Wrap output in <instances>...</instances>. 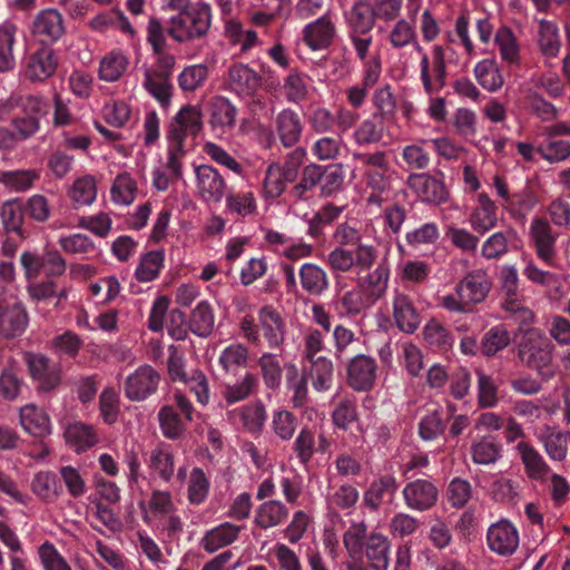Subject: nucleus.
I'll return each mask as SVG.
<instances>
[{
    "mask_svg": "<svg viewBox=\"0 0 570 570\" xmlns=\"http://www.w3.org/2000/svg\"><path fill=\"white\" fill-rule=\"evenodd\" d=\"M289 515L287 505L276 499H269L258 505L254 523L261 529L267 530L282 524Z\"/></svg>",
    "mask_w": 570,
    "mask_h": 570,
    "instance_id": "ea45409f",
    "label": "nucleus"
},
{
    "mask_svg": "<svg viewBox=\"0 0 570 570\" xmlns=\"http://www.w3.org/2000/svg\"><path fill=\"white\" fill-rule=\"evenodd\" d=\"M17 30L13 22L4 21L0 24V72L13 70L16 67L13 45Z\"/></svg>",
    "mask_w": 570,
    "mask_h": 570,
    "instance_id": "6e6d98bb",
    "label": "nucleus"
},
{
    "mask_svg": "<svg viewBox=\"0 0 570 570\" xmlns=\"http://www.w3.org/2000/svg\"><path fill=\"white\" fill-rule=\"evenodd\" d=\"M353 159L364 168L365 185L371 189L366 202L368 205L382 206L392 190L394 170L391 168L386 153H354Z\"/></svg>",
    "mask_w": 570,
    "mask_h": 570,
    "instance_id": "f257e3e1",
    "label": "nucleus"
},
{
    "mask_svg": "<svg viewBox=\"0 0 570 570\" xmlns=\"http://www.w3.org/2000/svg\"><path fill=\"white\" fill-rule=\"evenodd\" d=\"M338 318H350L360 315L365 308L364 294L360 288H352L336 294L330 303Z\"/></svg>",
    "mask_w": 570,
    "mask_h": 570,
    "instance_id": "58836bf2",
    "label": "nucleus"
},
{
    "mask_svg": "<svg viewBox=\"0 0 570 570\" xmlns=\"http://www.w3.org/2000/svg\"><path fill=\"white\" fill-rule=\"evenodd\" d=\"M142 87L161 107L167 108L170 105L173 85L166 75L146 69L144 72Z\"/></svg>",
    "mask_w": 570,
    "mask_h": 570,
    "instance_id": "49530a36",
    "label": "nucleus"
},
{
    "mask_svg": "<svg viewBox=\"0 0 570 570\" xmlns=\"http://www.w3.org/2000/svg\"><path fill=\"white\" fill-rule=\"evenodd\" d=\"M468 222L473 232L484 235L495 228L499 222L498 206L487 193H480Z\"/></svg>",
    "mask_w": 570,
    "mask_h": 570,
    "instance_id": "b1692460",
    "label": "nucleus"
},
{
    "mask_svg": "<svg viewBox=\"0 0 570 570\" xmlns=\"http://www.w3.org/2000/svg\"><path fill=\"white\" fill-rule=\"evenodd\" d=\"M129 60L121 50L106 53L99 65V79L106 82L118 81L127 71Z\"/></svg>",
    "mask_w": 570,
    "mask_h": 570,
    "instance_id": "09e8293b",
    "label": "nucleus"
},
{
    "mask_svg": "<svg viewBox=\"0 0 570 570\" xmlns=\"http://www.w3.org/2000/svg\"><path fill=\"white\" fill-rule=\"evenodd\" d=\"M189 328L198 337H208L215 328V314L207 301L199 302L191 311Z\"/></svg>",
    "mask_w": 570,
    "mask_h": 570,
    "instance_id": "3c124183",
    "label": "nucleus"
},
{
    "mask_svg": "<svg viewBox=\"0 0 570 570\" xmlns=\"http://www.w3.org/2000/svg\"><path fill=\"white\" fill-rule=\"evenodd\" d=\"M336 37V24L331 11L308 22L302 30V41L312 50L321 51L331 47Z\"/></svg>",
    "mask_w": 570,
    "mask_h": 570,
    "instance_id": "ddd939ff",
    "label": "nucleus"
},
{
    "mask_svg": "<svg viewBox=\"0 0 570 570\" xmlns=\"http://www.w3.org/2000/svg\"><path fill=\"white\" fill-rule=\"evenodd\" d=\"M98 183L94 175H81L67 188V196L73 208L78 209L92 205L97 199Z\"/></svg>",
    "mask_w": 570,
    "mask_h": 570,
    "instance_id": "72a5a7b5",
    "label": "nucleus"
},
{
    "mask_svg": "<svg viewBox=\"0 0 570 570\" xmlns=\"http://www.w3.org/2000/svg\"><path fill=\"white\" fill-rule=\"evenodd\" d=\"M24 208L20 198L6 200L0 209V218L6 233L22 234Z\"/></svg>",
    "mask_w": 570,
    "mask_h": 570,
    "instance_id": "13d9d810",
    "label": "nucleus"
},
{
    "mask_svg": "<svg viewBox=\"0 0 570 570\" xmlns=\"http://www.w3.org/2000/svg\"><path fill=\"white\" fill-rule=\"evenodd\" d=\"M406 186L420 203L428 206H440L450 198L442 173L439 175L410 174L406 178Z\"/></svg>",
    "mask_w": 570,
    "mask_h": 570,
    "instance_id": "39448f33",
    "label": "nucleus"
},
{
    "mask_svg": "<svg viewBox=\"0 0 570 570\" xmlns=\"http://www.w3.org/2000/svg\"><path fill=\"white\" fill-rule=\"evenodd\" d=\"M165 264L164 250H149L142 254L135 269V277L142 283L156 279Z\"/></svg>",
    "mask_w": 570,
    "mask_h": 570,
    "instance_id": "864d4df0",
    "label": "nucleus"
},
{
    "mask_svg": "<svg viewBox=\"0 0 570 570\" xmlns=\"http://www.w3.org/2000/svg\"><path fill=\"white\" fill-rule=\"evenodd\" d=\"M259 381L252 372L244 373L235 383H226L222 386L220 409H226L235 403L247 400L258 390Z\"/></svg>",
    "mask_w": 570,
    "mask_h": 570,
    "instance_id": "bb28decb",
    "label": "nucleus"
},
{
    "mask_svg": "<svg viewBox=\"0 0 570 570\" xmlns=\"http://www.w3.org/2000/svg\"><path fill=\"white\" fill-rule=\"evenodd\" d=\"M28 325V315L17 299L0 301V334L14 337L23 333Z\"/></svg>",
    "mask_w": 570,
    "mask_h": 570,
    "instance_id": "393cba45",
    "label": "nucleus"
},
{
    "mask_svg": "<svg viewBox=\"0 0 570 570\" xmlns=\"http://www.w3.org/2000/svg\"><path fill=\"white\" fill-rule=\"evenodd\" d=\"M141 519L148 527L164 520L166 514L177 511L171 492L168 490H154L146 501L139 502Z\"/></svg>",
    "mask_w": 570,
    "mask_h": 570,
    "instance_id": "4be33fe9",
    "label": "nucleus"
},
{
    "mask_svg": "<svg viewBox=\"0 0 570 570\" xmlns=\"http://www.w3.org/2000/svg\"><path fill=\"white\" fill-rule=\"evenodd\" d=\"M225 213L246 218L257 214V202L254 193L240 190L225 195Z\"/></svg>",
    "mask_w": 570,
    "mask_h": 570,
    "instance_id": "de8ad7c7",
    "label": "nucleus"
},
{
    "mask_svg": "<svg viewBox=\"0 0 570 570\" xmlns=\"http://www.w3.org/2000/svg\"><path fill=\"white\" fill-rule=\"evenodd\" d=\"M194 171L196 197L206 205L219 204L227 188L222 174L210 165L196 166Z\"/></svg>",
    "mask_w": 570,
    "mask_h": 570,
    "instance_id": "1a4fd4ad",
    "label": "nucleus"
},
{
    "mask_svg": "<svg viewBox=\"0 0 570 570\" xmlns=\"http://www.w3.org/2000/svg\"><path fill=\"white\" fill-rule=\"evenodd\" d=\"M32 492L45 501H53L61 492L58 476L51 471H41L35 474L31 482Z\"/></svg>",
    "mask_w": 570,
    "mask_h": 570,
    "instance_id": "338daca9",
    "label": "nucleus"
},
{
    "mask_svg": "<svg viewBox=\"0 0 570 570\" xmlns=\"http://www.w3.org/2000/svg\"><path fill=\"white\" fill-rule=\"evenodd\" d=\"M137 191L136 180L128 173H122L114 179L110 198L115 205L129 206L135 202Z\"/></svg>",
    "mask_w": 570,
    "mask_h": 570,
    "instance_id": "680f3d73",
    "label": "nucleus"
},
{
    "mask_svg": "<svg viewBox=\"0 0 570 570\" xmlns=\"http://www.w3.org/2000/svg\"><path fill=\"white\" fill-rule=\"evenodd\" d=\"M177 481L186 488V499L190 505L199 507L204 504L210 493V478L200 466H193L188 470L187 465H180L176 473Z\"/></svg>",
    "mask_w": 570,
    "mask_h": 570,
    "instance_id": "f8f14e48",
    "label": "nucleus"
},
{
    "mask_svg": "<svg viewBox=\"0 0 570 570\" xmlns=\"http://www.w3.org/2000/svg\"><path fill=\"white\" fill-rule=\"evenodd\" d=\"M202 128V112L196 106L183 107L173 118L167 138L169 141L183 145L188 135L196 136Z\"/></svg>",
    "mask_w": 570,
    "mask_h": 570,
    "instance_id": "aec40b11",
    "label": "nucleus"
},
{
    "mask_svg": "<svg viewBox=\"0 0 570 570\" xmlns=\"http://www.w3.org/2000/svg\"><path fill=\"white\" fill-rule=\"evenodd\" d=\"M160 373L149 364L138 366L124 382V394L131 402H141L158 391Z\"/></svg>",
    "mask_w": 570,
    "mask_h": 570,
    "instance_id": "0eeeda50",
    "label": "nucleus"
},
{
    "mask_svg": "<svg viewBox=\"0 0 570 570\" xmlns=\"http://www.w3.org/2000/svg\"><path fill=\"white\" fill-rule=\"evenodd\" d=\"M519 357L542 379L549 380L554 375L552 344L541 330L529 327L524 331L519 345Z\"/></svg>",
    "mask_w": 570,
    "mask_h": 570,
    "instance_id": "7ed1b4c3",
    "label": "nucleus"
},
{
    "mask_svg": "<svg viewBox=\"0 0 570 570\" xmlns=\"http://www.w3.org/2000/svg\"><path fill=\"white\" fill-rule=\"evenodd\" d=\"M534 435L551 460L563 461L567 458L570 443L569 432L561 431L554 426L543 425L534 432Z\"/></svg>",
    "mask_w": 570,
    "mask_h": 570,
    "instance_id": "cd10ccee",
    "label": "nucleus"
},
{
    "mask_svg": "<svg viewBox=\"0 0 570 570\" xmlns=\"http://www.w3.org/2000/svg\"><path fill=\"white\" fill-rule=\"evenodd\" d=\"M302 289L311 296H322L330 287L325 269L315 263H304L298 271Z\"/></svg>",
    "mask_w": 570,
    "mask_h": 570,
    "instance_id": "c9c22d12",
    "label": "nucleus"
},
{
    "mask_svg": "<svg viewBox=\"0 0 570 570\" xmlns=\"http://www.w3.org/2000/svg\"><path fill=\"white\" fill-rule=\"evenodd\" d=\"M242 531V527L230 522H224L208 530L200 541V546L208 553L225 548L235 542Z\"/></svg>",
    "mask_w": 570,
    "mask_h": 570,
    "instance_id": "4c0bfd02",
    "label": "nucleus"
},
{
    "mask_svg": "<svg viewBox=\"0 0 570 570\" xmlns=\"http://www.w3.org/2000/svg\"><path fill=\"white\" fill-rule=\"evenodd\" d=\"M320 183L318 165H306L301 174V179L288 191V197L295 202H305L312 198L313 190Z\"/></svg>",
    "mask_w": 570,
    "mask_h": 570,
    "instance_id": "052dcab7",
    "label": "nucleus"
},
{
    "mask_svg": "<svg viewBox=\"0 0 570 570\" xmlns=\"http://www.w3.org/2000/svg\"><path fill=\"white\" fill-rule=\"evenodd\" d=\"M518 233L513 228L491 234L481 246V256L487 261L500 259L517 247Z\"/></svg>",
    "mask_w": 570,
    "mask_h": 570,
    "instance_id": "473e14b6",
    "label": "nucleus"
},
{
    "mask_svg": "<svg viewBox=\"0 0 570 570\" xmlns=\"http://www.w3.org/2000/svg\"><path fill=\"white\" fill-rule=\"evenodd\" d=\"M57 66L55 51L49 47H41L29 57L26 76L31 81L42 82L55 73Z\"/></svg>",
    "mask_w": 570,
    "mask_h": 570,
    "instance_id": "7c9ffc66",
    "label": "nucleus"
},
{
    "mask_svg": "<svg viewBox=\"0 0 570 570\" xmlns=\"http://www.w3.org/2000/svg\"><path fill=\"white\" fill-rule=\"evenodd\" d=\"M440 227L434 222H426L405 233V242L407 246L419 249L423 246H430L440 239Z\"/></svg>",
    "mask_w": 570,
    "mask_h": 570,
    "instance_id": "0e129e2a",
    "label": "nucleus"
},
{
    "mask_svg": "<svg viewBox=\"0 0 570 570\" xmlns=\"http://www.w3.org/2000/svg\"><path fill=\"white\" fill-rule=\"evenodd\" d=\"M237 109L229 99L218 96L213 99L209 106V124L213 129H220L225 132L234 127Z\"/></svg>",
    "mask_w": 570,
    "mask_h": 570,
    "instance_id": "37998d69",
    "label": "nucleus"
},
{
    "mask_svg": "<svg viewBox=\"0 0 570 570\" xmlns=\"http://www.w3.org/2000/svg\"><path fill=\"white\" fill-rule=\"evenodd\" d=\"M402 497L407 509L424 512L436 504L439 490L432 480L416 479L404 485Z\"/></svg>",
    "mask_w": 570,
    "mask_h": 570,
    "instance_id": "4468645a",
    "label": "nucleus"
},
{
    "mask_svg": "<svg viewBox=\"0 0 570 570\" xmlns=\"http://www.w3.org/2000/svg\"><path fill=\"white\" fill-rule=\"evenodd\" d=\"M396 489V480L393 475H382L373 480L363 492L362 504L370 512H377L385 497H393Z\"/></svg>",
    "mask_w": 570,
    "mask_h": 570,
    "instance_id": "2f4dec72",
    "label": "nucleus"
},
{
    "mask_svg": "<svg viewBox=\"0 0 570 570\" xmlns=\"http://www.w3.org/2000/svg\"><path fill=\"white\" fill-rule=\"evenodd\" d=\"M492 288L489 273L484 268L469 271L455 285L459 293L471 305L482 303Z\"/></svg>",
    "mask_w": 570,
    "mask_h": 570,
    "instance_id": "a211bd4d",
    "label": "nucleus"
},
{
    "mask_svg": "<svg viewBox=\"0 0 570 570\" xmlns=\"http://www.w3.org/2000/svg\"><path fill=\"white\" fill-rule=\"evenodd\" d=\"M502 453V446L493 435H484L472 442L470 454L471 460L478 465L494 464Z\"/></svg>",
    "mask_w": 570,
    "mask_h": 570,
    "instance_id": "c03bdc74",
    "label": "nucleus"
},
{
    "mask_svg": "<svg viewBox=\"0 0 570 570\" xmlns=\"http://www.w3.org/2000/svg\"><path fill=\"white\" fill-rule=\"evenodd\" d=\"M212 26L209 3L198 1L186 11L170 17L167 21V35L177 42H189L204 38Z\"/></svg>",
    "mask_w": 570,
    "mask_h": 570,
    "instance_id": "f03ea898",
    "label": "nucleus"
},
{
    "mask_svg": "<svg viewBox=\"0 0 570 570\" xmlns=\"http://www.w3.org/2000/svg\"><path fill=\"white\" fill-rule=\"evenodd\" d=\"M230 419L238 417L250 433H259L266 421V410L261 401L239 406L228 413Z\"/></svg>",
    "mask_w": 570,
    "mask_h": 570,
    "instance_id": "a18cd8bd",
    "label": "nucleus"
},
{
    "mask_svg": "<svg viewBox=\"0 0 570 570\" xmlns=\"http://www.w3.org/2000/svg\"><path fill=\"white\" fill-rule=\"evenodd\" d=\"M420 80L425 94L433 96L440 92L446 81L445 50L434 45L430 57L420 60Z\"/></svg>",
    "mask_w": 570,
    "mask_h": 570,
    "instance_id": "6e6552de",
    "label": "nucleus"
},
{
    "mask_svg": "<svg viewBox=\"0 0 570 570\" xmlns=\"http://www.w3.org/2000/svg\"><path fill=\"white\" fill-rule=\"evenodd\" d=\"M538 43L546 58H554L558 56L561 42L558 27L554 22L543 19L539 21Z\"/></svg>",
    "mask_w": 570,
    "mask_h": 570,
    "instance_id": "69168bd1",
    "label": "nucleus"
},
{
    "mask_svg": "<svg viewBox=\"0 0 570 570\" xmlns=\"http://www.w3.org/2000/svg\"><path fill=\"white\" fill-rule=\"evenodd\" d=\"M30 31L40 43H53L65 33L63 18L57 9H43L35 16Z\"/></svg>",
    "mask_w": 570,
    "mask_h": 570,
    "instance_id": "f3484780",
    "label": "nucleus"
},
{
    "mask_svg": "<svg viewBox=\"0 0 570 570\" xmlns=\"http://www.w3.org/2000/svg\"><path fill=\"white\" fill-rule=\"evenodd\" d=\"M264 384L269 390H277L282 383L283 368L279 356L265 352L257 360Z\"/></svg>",
    "mask_w": 570,
    "mask_h": 570,
    "instance_id": "e2e57ef3",
    "label": "nucleus"
},
{
    "mask_svg": "<svg viewBox=\"0 0 570 570\" xmlns=\"http://www.w3.org/2000/svg\"><path fill=\"white\" fill-rule=\"evenodd\" d=\"M389 278L390 266L387 259L384 257L372 272H368L365 276H361L357 283L370 297L377 299L385 293Z\"/></svg>",
    "mask_w": 570,
    "mask_h": 570,
    "instance_id": "a19ab883",
    "label": "nucleus"
},
{
    "mask_svg": "<svg viewBox=\"0 0 570 570\" xmlns=\"http://www.w3.org/2000/svg\"><path fill=\"white\" fill-rule=\"evenodd\" d=\"M39 179L40 170L32 168L8 170L0 175V183L13 193H23L31 189Z\"/></svg>",
    "mask_w": 570,
    "mask_h": 570,
    "instance_id": "603ef678",
    "label": "nucleus"
},
{
    "mask_svg": "<svg viewBox=\"0 0 570 570\" xmlns=\"http://www.w3.org/2000/svg\"><path fill=\"white\" fill-rule=\"evenodd\" d=\"M65 440L72 450L80 453L95 446L99 438L91 425L83 422H73L66 428Z\"/></svg>",
    "mask_w": 570,
    "mask_h": 570,
    "instance_id": "79ce46f5",
    "label": "nucleus"
},
{
    "mask_svg": "<svg viewBox=\"0 0 570 570\" xmlns=\"http://www.w3.org/2000/svg\"><path fill=\"white\" fill-rule=\"evenodd\" d=\"M538 142V155L549 164H556L567 160L570 157V141L556 139L544 134Z\"/></svg>",
    "mask_w": 570,
    "mask_h": 570,
    "instance_id": "4d7b16f0",
    "label": "nucleus"
},
{
    "mask_svg": "<svg viewBox=\"0 0 570 570\" xmlns=\"http://www.w3.org/2000/svg\"><path fill=\"white\" fill-rule=\"evenodd\" d=\"M392 308L394 323L401 332L413 334L420 327L421 314L410 295L395 291Z\"/></svg>",
    "mask_w": 570,
    "mask_h": 570,
    "instance_id": "412c9836",
    "label": "nucleus"
},
{
    "mask_svg": "<svg viewBox=\"0 0 570 570\" xmlns=\"http://www.w3.org/2000/svg\"><path fill=\"white\" fill-rule=\"evenodd\" d=\"M150 475L165 483L173 481L176 471V461L173 446L160 442L150 450L146 461Z\"/></svg>",
    "mask_w": 570,
    "mask_h": 570,
    "instance_id": "5701e85b",
    "label": "nucleus"
},
{
    "mask_svg": "<svg viewBox=\"0 0 570 570\" xmlns=\"http://www.w3.org/2000/svg\"><path fill=\"white\" fill-rule=\"evenodd\" d=\"M376 360L367 354H356L346 364L347 385L356 392L371 391L377 379Z\"/></svg>",
    "mask_w": 570,
    "mask_h": 570,
    "instance_id": "9d476101",
    "label": "nucleus"
},
{
    "mask_svg": "<svg viewBox=\"0 0 570 570\" xmlns=\"http://www.w3.org/2000/svg\"><path fill=\"white\" fill-rule=\"evenodd\" d=\"M343 16L354 52L363 58L366 49L373 46L372 30L377 17L372 4L367 0H357Z\"/></svg>",
    "mask_w": 570,
    "mask_h": 570,
    "instance_id": "20e7f679",
    "label": "nucleus"
},
{
    "mask_svg": "<svg viewBox=\"0 0 570 570\" xmlns=\"http://www.w3.org/2000/svg\"><path fill=\"white\" fill-rule=\"evenodd\" d=\"M309 363L312 387L320 393L328 391L334 380V364L332 360L326 356H320V358L309 361Z\"/></svg>",
    "mask_w": 570,
    "mask_h": 570,
    "instance_id": "bf43d9fd",
    "label": "nucleus"
},
{
    "mask_svg": "<svg viewBox=\"0 0 570 570\" xmlns=\"http://www.w3.org/2000/svg\"><path fill=\"white\" fill-rule=\"evenodd\" d=\"M520 544L518 528L509 519H500L487 530V546L499 557H511Z\"/></svg>",
    "mask_w": 570,
    "mask_h": 570,
    "instance_id": "9b49d317",
    "label": "nucleus"
},
{
    "mask_svg": "<svg viewBox=\"0 0 570 570\" xmlns=\"http://www.w3.org/2000/svg\"><path fill=\"white\" fill-rule=\"evenodd\" d=\"M275 130L285 148L294 147L301 139L303 122L299 115L291 109L281 110L275 117Z\"/></svg>",
    "mask_w": 570,
    "mask_h": 570,
    "instance_id": "c85d7f7f",
    "label": "nucleus"
},
{
    "mask_svg": "<svg viewBox=\"0 0 570 570\" xmlns=\"http://www.w3.org/2000/svg\"><path fill=\"white\" fill-rule=\"evenodd\" d=\"M28 294L32 301L45 302L51 298H57L55 306L59 307L60 303L68 297V289L66 287H58V284L52 279L35 281L31 279L27 286Z\"/></svg>",
    "mask_w": 570,
    "mask_h": 570,
    "instance_id": "5fc2aeb1",
    "label": "nucleus"
},
{
    "mask_svg": "<svg viewBox=\"0 0 570 570\" xmlns=\"http://www.w3.org/2000/svg\"><path fill=\"white\" fill-rule=\"evenodd\" d=\"M529 236L538 258L544 264L553 266L557 254L558 233L553 230L549 222L534 217L529 227Z\"/></svg>",
    "mask_w": 570,
    "mask_h": 570,
    "instance_id": "dca6fc26",
    "label": "nucleus"
},
{
    "mask_svg": "<svg viewBox=\"0 0 570 570\" xmlns=\"http://www.w3.org/2000/svg\"><path fill=\"white\" fill-rule=\"evenodd\" d=\"M226 83L238 96L252 97L261 87L262 77L245 63H234L228 68Z\"/></svg>",
    "mask_w": 570,
    "mask_h": 570,
    "instance_id": "a878e982",
    "label": "nucleus"
},
{
    "mask_svg": "<svg viewBox=\"0 0 570 570\" xmlns=\"http://www.w3.org/2000/svg\"><path fill=\"white\" fill-rule=\"evenodd\" d=\"M384 126L379 114H372L371 117L361 121L352 134V139L357 146H368L382 140Z\"/></svg>",
    "mask_w": 570,
    "mask_h": 570,
    "instance_id": "8fccbe9b",
    "label": "nucleus"
},
{
    "mask_svg": "<svg viewBox=\"0 0 570 570\" xmlns=\"http://www.w3.org/2000/svg\"><path fill=\"white\" fill-rule=\"evenodd\" d=\"M257 317L267 346L272 350L281 348L286 335V324L281 313L272 305H264L258 309Z\"/></svg>",
    "mask_w": 570,
    "mask_h": 570,
    "instance_id": "6ab92c4d",
    "label": "nucleus"
},
{
    "mask_svg": "<svg viewBox=\"0 0 570 570\" xmlns=\"http://www.w3.org/2000/svg\"><path fill=\"white\" fill-rule=\"evenodd\" d=\"M22 429L32 436L45 438L51 433L49 415L35 404H27L19 412Z\"/></svg>",
    "mask_w": 570,
    "mask_h": 570,
    "instance_id": "e433bc0d",
    "label": "nucleus"
},
{
    "mask_svg": "<svg viewBox=\"0 0 570 570\" xmlns=\"http://www.w3.org/2000/svg\"><path fill=\"white\" fill-rule=\"evenodd\" d=\"M23 360L28 366L30 376L43 391L56 389L61 382V368L57 363L41 353H24Z\"/></svg>",
    "mask_w": 570,
    "mask_h": 570,
    "instance_id": "2eb2a0df",
    "label": "nucleus"
},
{
    "mask_svg": "<svg viewBox=\"0 0 570 570\" xmlns=\"http://www.w3.org/2000/svg\"><path fill=\"white\" fill-rule=\"evenodd\" d=\"M360 499L358 490L348 483L332 488L326 495V502L330 508L343 511H352Z\"/></svg>",
    "mask_w": 570,
    "mask_h": 570,
    "instance_id": "774afa93",
    "label": "nucleus"
},
{
    "mask_svg": "<svg viewBox=\"0 0 570 570\" xmlns=\"http://www.w3.org/2000/svg\"><path fill=\"white\" fill-rule=\"evenodd\" d=\"M391 542L387 535L372 531L363 548V557L372 570H387L390 566Z\"/></svg>",
    "mask_w": 570,
    "mask_h": 570,
    "instance_id": "c756f323",
    "label": "nucleus"
},
{
    "mask_svg": "<svg viewBox=\"0 0 570 570\" xmlns=\"http://www.w3.org/2000/svg\"><path fill=\"white\" fill-rule=\"evenodd\" d=\"M517 451L524 465L527 475L534 481L543 482L550 475V466L540 452L528 442H519Z\"/></svg>",
    "mask_w": 570,
    "mask_h": 570,
    "instance_id": "f704fd0d",
    "label": "nucleus"
},
{
    "mask_svg": "<svg viewBox=\"0 0 570 570\" xmlns=\"http://www.w3.org/2000/svg\"><path fill=\"white\" fill-rule=\"evenodd\" d=\"M20 263L28 281L36 279L40 275L59 277L66 272V261L58 250H47L42 254L24 252Z\"/></svg>",
    "mask_w": 570,
    "mask_h": 570,
    "instance_id": "423d86ee",
    "label": "nucleus"
}]
</instances>
